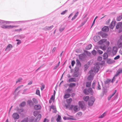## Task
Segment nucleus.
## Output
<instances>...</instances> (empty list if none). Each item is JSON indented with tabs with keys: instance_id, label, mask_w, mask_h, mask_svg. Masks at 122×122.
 Returning a JSON list of instances; mask_svg holds the SVG:
<instances>
[{
	"instance_id": "1",
	"label": "nucleus",
	"mask_w": 122,
	"mask_h": 122,
	"mask_svg": "<svg viewBox=\"0 0 122 122\" xmlns=\"http://www.w3.org/2000/svg\"><path fill=\"white\" fill-rule=\"evenodd\" d=\"M93 71L92 70L90 71L88 73V74H90L89 76L87 78V79L89 80H91L93 79L94 74L93 72Z\"/></svg>"
},
{
	"instance_id": "2",
	"label": "nucleus",
	"mask_w": 122,
	"mask_h": 122,
	"mask_svg": "<svg viewBox=\"0 0 122 122\" xmlns=\"http://www.w3.org/2000/svg\"><path fill=\"white\" fill-rule=\"evenodd\" d=\"M100 68L99 66L97 64V63L96 65L94 67L93 70L92 69L93 71V72L94 73L97 72L99 70Z\"/></svg>"
},
{
	"instance_id": "3",
	"label": "nucleus",
	"mask_w": 122,
	"mask_h": 122,
	"mask_svg": "<svg viewBox=\"0 0 122 122\" xmlns=\"http://www.w3.org/2000/svg\"><path fill=\"white\" fill-rule=\"evenodd\" d=\"M73 108L74 111L75 112H77L78 110V109L79 108L78 107V106L77 105L73 106L72 105L71 106V107L70 108V110H72Z\"/></svg>"
},
{
	"instance_id": "4",
	"label": "nucleus",
	"mask_w": 122,
	"mask_h": 122,
	"mask_svg": "<svg viewBox=\"0 0 122 122\" xmlns=\"http://www.w3.org/2000/svg\"><path fill=\"white\" fill-rule=\"evenodd\" d=\"M95 99L93 97H90V99L88 102V105L90 106H92L95 101Z\"/></svg>"
},
{
	"instance_id": "5",
	"label": "nucleus",
	"mask_w": 122,
	"mask_h": 122,
	"mask_svg": "<svg viewBox=\"0 0 122 122\" xmlns=\"http://www.w3.org/2000/svg\"><path fill=\"white\" fill-rule=\"evenodd\" d=\"M78 105L82 109L85 106L84 102L83 101H79L78 103Z\"/></svg>"
},
{
	"instance_id": "6",
	"label": "nucleus",
	"mask_w": 122,
	"mask_h": 122,
	"mask_svg": "<svg viewBox=\"0 0 122 122\" xmlns=\"http://www.w3.org/2000/svg\"><path fill=\"white\" fill-rule=\"evenodd\" d=\"M122 73V68H119L117 71L116 73L113 77V79L116 77H117L120 74Z\"/></svg>"
},
{
	"instance_id": "7",
	"label": "nucleus",
	"mask_w": 122,
	"mask_h": 122,
	"mask_svg": "<svg viewBox=\"0 0 122 122\" xmlns=\"http://www.w3.org/2000/svg\"><path fill=\"white\" fill-rule=\"evenodd\" d=\"M117 45L119 48H120L122 47V39L120 38L118 40L117 42Z\"/></svg>"
},
{
	"instance_id": "8",
	"label": "nucleus",
	"mask_w": 122,
	"mask_h": 122,
	"mask_svg": "<svg viewBox=\"0 0 122 122\" xmlns=\"http://www.w3.org/2000/svg\"><path fill=\"white\" fill-rule=\"evenodd\" d=\"M12 47L13 46L11 44H9L7 46L5 50V51H10L11 50Z\"/></svg>"
},
{
	"instance_id": "9",
	"label": "nucleus",
	"mask_w": 122,
	"mask_h": 122,
	"mask_svg": "<svg viewBox=\"0 0 122 122\" xmlns=\"http://www.w3.org/2000/svg\"><path fill=\"white\" fill-rule=\"evenodd\" d=\"M100 37L99 36H95L93 38L94 41L96 42H98L100 39Z\"/></svg>"
},
{
	"instance_id": "10",
	"label": "nucleus",
	"mask_w": 122,
	"mask_h": 122,
	"mask_svg": "<svg viewBox=\"0 0 122 122\" xmlns=\"http://www.w3.org/2000/svg\"><path fill=\"white\" fill-rule=\"evenodd\" d=\"M117 47L114 46L113 48L112 53L114 55H115L117 53Z\"/></svg>"
},
{
	"instance_id": "11",
	"label": "nucleus",
	"mask_w": 122,
	"mask_h": 122,
	"mask_svg": "<svg viewBox=\"0 0 122 122\" xmlns=\"http://www.w3.org/2000/svg\"><path fill=\"white\" fill-rule=\"evenodd\" d=\"M12 117L15 119H18L19 117V115L16 113H14L12 115Z\"/></svg>"
},
{
	"instance_id": "12",
	"label": "nucleus",
	"mask_w": 122,
	"mask_h": 122,
	"mask_svg": "<svg viewBox=\"0 0 122 122\" xmlns=\"http://www.w3.org/2000/svg\"><path fill=\"white\" fill-rule=\"evenodd\" d=\"M102 30L105 32H107L109 30V28L107 26H104L102 29Z\"/></svg>"
},
{
	"instance_id": "13",
	"label": "nucleus",
	"mask_w": 122,
	"mask_h": 122,
	"mask_svg": "<svg viewBox=\"0 0 122 122\" xmlns=\"http://www.w3.org/2000/svg\"><path fill=\"white\" fill-rule=\"evenodd\" d=\"M115 21H114L112 22L110 25V27L111 29H112L115 26Z\"/></svg>"
},
{
	"instance_id": "14",
	"label": "nucleus",
	"mask_w": 122,
	"mask_h": 122,
	"mask_svg": "<svg viewBox=\"0 0 122 122\" xmlns=\"http://www.w3.org/2000/svg\"><path fill=\"white\" fill-rule=\"evenodd\" d=\"M34 108L36 110H39L41 108V106L39 105H35L34 106Z\"/></svg>"
},
{
	"instance_id": "15",
	"label": "nucleus",
	"mask_w": 122,
	"mask_h": 122,
	"mask_svg": "<svg viewBox=\"0 0 122 122\" xmlns=\"http://www.w3.org/2000/svg\"><path fill=\"white\" fill-rule=\"evenodd\" d=\"M122 19V13L119 16L117 17L116 20L117 21H119Z\"/></svg>"
},
{
	"instance_id": "16",
	"label": "nucleus",
	"mask_w": 122,
	"mask_h": 122,
	"mask_svg": "<svg viewBox=\"0 0 122 122\" xmlns=\"http://www.w3.org/2000/svg\"><path fill=\"white\" fill-rule=\"evenodd\" d=\"M107 41V40L105 39H102L98 43L99 44H101Z\"/></svg>"
},
{
	"instance_id": "17",
	"label": "nucleus",
	"mask_w": 122,
	"mask_h": 122,
	"mask_svg": "<svg viewBox=\"0 0 122 122\" xmlns=\"http://www.w3.org/2000/svg\"><path fill=\"white\" fill-rule=\"evenodd\" d=\"M116 90H115V91L111 95L109 96L108 98V100H110L111 98L114 95L115 93H116Z\"/></svg>"
},
{
	"instance_id": "18",
	"label": "nucleus",
	"mask_w": 122,
	"mask_h": 122,
	"mask_svg": "<svg viewBox=\"0 0 122 122\" xmlns=\"http://www.w3.org/2000/svg\"><path fill=\"white\" fill-rule=\"evenodd\" d=\"M108 56L107 53L105 52L104 53L103 55V59L104 60L106 59L108 57Z\"/></svg>"
},
{
	"instance_id": "19",
	"label": "nucleus",
	"mask_w": 122,
	"mask_h": 122,
	"mask_svg": "<svg viewBox=\"0 0 122 122\" xmlns=\"http://www.w3.org/2000/svg\"><path fill=\"white\" fill-rule=\"evenodd\" d=\"M41 114H39L38 115L37 118L36 119V121L37 122L39 121L41 117Z\"/></svg>"
},
{
	"instance_id": "20",
	"label": "nucleus",
	"mask_w": 122,
	"mask_h": 122,
	"mask_svg": "<svg viewBox=\"0 0 122 122\" xmlns=\"http://www.w3.org/2000/svg\"><path fill=\"white\" fill-rule=\"evenodd\" d=\"M122 24V22H119L118 23L116 26V28L117 29H118L120 28Z\"/></svg>"
},
{
	"instance_id": "21",
	"label": "nucleus",
	"mask_w": 122,
	"mask_h": 122,
	"mask_svg": "<svg viewBox=\"0 0 122 122\" xmlns=\"http://www.w3.org/2000/svg\"><path fill=\"white\" fill-rule=\"evenodd\" d=\"M18 26L17 25H7V29H10L13 28L14 27H17Z\"/></svg>"
},
{
	"instance_id": "22",
	"label": "nucleus",
	"mask_w": 122,
	"mask_h": 122,
	"mask_svg": "<svg viewBox=\"0 0 122 122\" xmlns=\"http://www.w3.org/2000/svg\"><path fill=\"white\" fill-rule=\"evenodd\" d=\"M27 103L30 106H32L33 105V103L31 100L28 101L27 102Z\"/></svg>"
},
{
	"instance_id": "23",
	"label": "nucleus",
	"mask_w": 122,
	"mask_h": 122,
	"mask_svg": "<svg viewBox=\"0 0 122 122\" xmlns=\"http://www.w3.org/2000/svg\"><path fill=\"white\" fill-rule=\"evenodd\" d=\"M89 98V97L88 96H84L83 97L84 100L85 101H87Z\"/></svg>"
},
{
	"instance_id": "24",
	"label": "nucleus",
	"mask_w": 122,
	"mask_h": 122,
	"mask_svg": "<svg viewBox=\"0 0 122 122\" xmlns=\"http://www.w3.org/2000/svg\"><path fill=\"white\" fill-rule=\"evenodd\" d=\"M28 117H26L22 120L21 122H28Z\"/></svg>"
},
{
	"instance_id": "25",
	"label": "nucleus",
	"mask_w": 122,
	"mask_h": 122,
	"mask_svg": "<svg viewBox=\"0 0 122 122\" xmlns=\"http://www.w3.org/2000/svg\"><path fill=\"white\" fill-rule=\"evenodd\" d=\"M100 48L103 51H105L106 50V48L105 45L103 46H101L100 47Z\"/></svg>"
},
{
	"instance_id": "26",
	"label": "nucleus",
	"mask_w": 122,
	"mask_h": 122,
	"mask_svg": "<svg viewBox=\"0 0 122 122\" xmlns=\"http://www.w3.org/2000/svg\"><path fill=\"white\" fill-rule=\"evenodd\" d=\"M61 117L59 115L58 116L57 118L56 119V121L57 122H61Z\"/></svg>"
},
{
	"instance_id": "27",
	"label": "nucleus",
	"mask_w": 122,
	"mask_h": 122,
	"mask_svg": "<svg viewBox=\"0 0 122 122\" xmlns=\"http://www.w3.org/2000/svg\"><path fill=\"white\" fill-rule=\"evenodd\" d=\"M92 46L91 44H89L88 46H86V48L87 50H89L91 49L92 47Z\"/></svg>"
},
{
	"instance_id": "28",
	"label": "nucleus",
	"mask_w": 122,
	"mask_h": 122,
	"mask_svg": "<svg viewBox=\"0 0 122 122\" xmlns=\"http://www.w3.org/2000/svg\"><path fill=\"white\" fill-rule=\"evenodd\" d=\"M72 100V99L71 98H70L69 99H67L66 101L67 103L69 104H70Z\"/></svg>"
},
{
	"instance_id": "29",
	"label": "nucleus",
	"mask_w": 122,
	"mask_h": 122,
	"mask_svg": "<svg viewBox=\"0 0 122 122\" xmlns=\"http://www.w3.org/2000/svg\"><path fill=\"white\" fill-rule=\"evenodd\" d=\"M68 81L69 82L73 81L75 82L76 81V79L75 78H72L70 79Z\"/></svg>"
},
{
	"instance_id": "30",
	"label": "nucleus",
	"mask_w": 122,
	"mask_h": 122,
	"mask_svg": "<svg viewBox=\"0 0 122 122\" xmlns=\"http://www.w3.org/2000/svg\"><path fill=\"white\" fill-rule=\"evenodd\" d=\"M76 85V84L74 83H70L69 85V86L70 87H72L75 86Z\"/></svg>"
},
{
	"instance_id": "31",
	"label": "nucleus",
	"mask_w": 122,
	"mask_h": 122,
	"mask_svg": "<svg viewBox=\"0 0 122 122\" xmlns=\"http://www.w3.org/2000/svg\"><path fill=\"white\" fill-rule=\"evenodd\" d=\"M70 96V95L69 94H66L64 96V98H67L69 97Z\"/></svg>"
},
{
	"instance_id": "32",
	"label": "nucleus",
	"mask_w": 122,
	"mask_h": 122,
	"mask_svg": "<svg viewBox=\"0 0 122 122\" xmlns=\"http://www.w3.org/2000/svg\"><path fill=\"white\" fill-rule=\"evenodd\" d=\"M107 62L108 63L110 64L112 63L113 62L112 60L110 59H109L107 60Z\"/></svg>"
},
{
	"instance_id": "33",
	"label": "nucleus",
	"mask_w": 122,
	"mask_h": 122,
	"mask_svg": "<svg viewBox=\"0 0 122 122\" xmlns=\"http://www.w3.org/2000/svg\"><path fill=\"white\" fill-rule=\"evenodd\" d=\"M32 100L34 103L35 104H37L38 103V101L35 98H33Z\"/></svg>"
},
{
	"instance_id": "34",
	"label": "nucleus",
	"mask_w": 122,
	"mask_h": 122,
	"mask_svg": "<svg viewBox=\"0 0 122 122\" xmlns=\"http://www.w3.org/2000/svg\"><path fill=\"white\" fill-rule=\"evenodd\" d=\"M88 92V94L89 93H92L93 91H92V88H90L88 89L87 90Z\"/></svg>"
},
{
	"instance_id": "35",
	"label": "nucleus",
	"mask_w": 122,
	"mask_h": 122,
	"mask_svg": "<svg viewBox=\"0 0 122 122\" xmlns=\"http://www.w3.org/2000/svg\"><path fill=\"white\" fill-rule=\"evenodd\" d=\"M91 84V82H87L86 86L87 87H89L90 86Z\"/></svg>"
},
{
	"instance_id": "36",
	"label": "nucleus",
	"mask_w": 122,
	"mask_h": 122,
	"mask_svg": "<svg viewBox=\"0 0 122 122\" xmlns=\"http://www.w3.org/2000/svg\"><path fill=\"white\" fill-rule=\"evenodd\" d=\"M67 119L69 120H76V119L74 117L72 116H71L70 117H68Z\"/></svg>"
},
{
	"instance_id": "37",
	"label": "nucleus",
	"mask_w": 122,
	"mask_h": 122,
	"mask_svg": "<svg viewBox=\"0 0 122 122\" xmlns=\"http://www.w3.org/2000/svg\"><path fill=\"white\" fill-rule=\"evenodd\" d=\"M106 115V114L105 113H104L100 116L99 117V118H102L104 117Z\"/></svg>"
},
{
	"instance_id": "38",
	"label": "nucleus",
	"mask_w": 122,
	"mask_h": 122,
	"mask_svg": "<svg viewBox=\"0 0 122 122\" xmlns=\"http://www.w3.org/2000/svg\"><path fill=\"white\" fill-rule=\"evenodd\" d=\"M53 100V95H52L51 96V97L49 100V102L50 103H51L52 101Z\"/></svg>"
},
{
	"instance_id": "39",
	"label": "nucleus",
	"mask_w": 122,
	"mask_h": 122,
	"mask_svg": "<svg viewBox=\"0 0 122 122\" xmlns=\"http://www.w3.org/2000/svg\"><path fill=\"white\" fill-rule=\"evenodd\" d=\"M112 48L110 47H109L108 48L107 50V53H109L111 51Z\"/></svg>"
},
{
	"instance_id": "40",
	"label": "nucleus",
	"mask_w": 122,
	"mask_h": 122,
	"mask_svg": "<svg viewBox=\"0 0 122 122\" xmlns=\"http://www.w3.org/2000/svg\"><path fill=\"white\" fill-rule=\"evenodd\" d=\"M64 27L63 26H61L59 30L60 32H62L64 29Z\"/></svg>"
},
{
	"instance_id": "41",
	"label": "nucleus",
	"mask_w": 122,
	"mask_h": 122,
	"mask_svg": "<svg viewBox=\"0 0 122 122\" xmlns=\"http://www.w3.org/2000/svg\"><path fill=\"white\" fill-rule=\"evenodd\" d=\"M60 63V61L54 67V69H56Z\"/></svg>"
},
{
	"instance_id": "42",
	"label": "nucleus",
	"mask_w": 122,
	"mask_h": 122,
	"mask_svg": "<svg viewBox=\"0 0 122 122\" xmlns=\"http://www.w3.org/2000/svg\"><path fill=\"white\" fill-rule=\"evenodd\" d=\"M36 94L38 95H39L40 96V91L38 90L37 89L36 90Z\"/></svg>"
},
{
	"instance_id": "43",
	"label": "nucleus",
	"mask_w": 122,
	"mask_h": 122,
	"mask_svg": "<svg viewBox=\"0 0 122 122\" xmlns=\"http://www.w3.org/2000/svg\"><path fill=\"white\" fill-rule=\"evenodd\" d=\"M92 54L94 55H96L97 54V51L95 50H94L92 52Z\"/></svg>"
},
{
	"instance_id": "44",
	"label": "nucleus",
	"mask_w": 122,
	"mask_h": 122,
	"mask_svg": "<svg viewBox=\"0 0 122 122\" xmlns=\"http://www.w3.org/2000/svg\"><path fill=\"white\" fill-rule=\"evenodd\" d=\"M87 91V90H86V89H85L84 90L83 92L86 95H87L88 94V92Z\"/></svg>"
},
{
	"instance_id": "45",
	"label": "nucleus",
	"mask_w": 122,
	"mask_h": 122,
	"mask_svg": "<svg viewBox=\"0 0 122 122\" xmlns=\"http://www.w3.org/2000/svg\"><path fill=\"white\" fill-rule=\"evenodd\" d=\"M25 104V102H22L20 104V106L21 107H24Z\"/></svg>"
},
{
	"instance_id": "46",
	"label": "nucleus",
	"mask_w": 122,
	"mask_h": 122,
	"mask_svg": "<svg viewBox=\"0 0 122 122\" xmlns=\"http://www.w3.org/2000/svg\"><path fill=\"white\" fill-rule=\"evenodd\" d=\"M67 12V10H66L64 11H63L61 13V14L62 15H64L65 14V13Z\"/></svg>"
},
{
	"instance_id": "47",
	"label": "nucleus",
	"mask_w": 122,
	"mask_h": 122,
	"mask_svg": "<svg viewBox=\"0 0 122 122\" xmlns=\"http://www.w3.org/2000/svg\"><path fill=\"white\" fill-rule=\"evenodd\" d=\"M38 112L37 111H35L34 112V116H36L38 114Z\"/></svg>"
},
{
	"instance_id": "48",
	"label": "nucleus",
	"mask_w": 122,
	"mask_h": 122,
	"mask_svg": "<svg viewBox=\"0 0 122 122\" xmlns=\"http://www.w3.org/2000/svg\"><path fill=\"white\" fill-rule=\"evenodd\" d=\"M97 51L100 54H102L103 53V52L100 50H98Z\"/></svg>"
},
{
	"instance_id": "49",
	"label": "nucleus",
	"mask_w": 122,
	"mask_h": 122,
	"mask_svg": "<svg viewBox=\"0 0 122 122\" xmlns=\"http://www.w3.org/2000/svg\"><path fill=\"white\" fill-rule=\"evenodd\" d=\"M16 41H18L17 43V45H19L21 43V41L17 39Z\"/></svg>"
},
{
	"instance_id": "50",
	"label": "nucleus",
	"mask_w": 122,
	"mask_h": 122,
	"mask_svg": "<svg viewBox=\"0 0 122 122\" xmlns=\"http://www.w3.org/2000/svg\"><path fill=\"white\" fill-rule=\"evenodd\" d=\"M84 70H86L88 68V66L86 65H85L84 66Z\"/></svg>"
},
{
	"instance_id": "51",
	"label": "nucleus",
	"mask_w": 122,
	"mask_h": 122,
	"mask_svg": "<svg viewBox=\"0 0 122 122\" xmlns=\"http://www.w3.org/2000/svg\"><path fill=\"white\" fill-rule=\"evenodd\" d=\"M1 27L3 28L6 29L7 28V25H3L1 26Z\"/></svg>"
},
{
	"instance_id": "52",
	"label": "nucleus",
	"mask_w": 122,
	"mask_h": 122,
	"mask_svg": "<svg viewBox=\"0 0 122 122\" xmlns=\"http://www.w3.org/2000/svg\"><path fill=\"white\" fill-rule=\"evenodd\" d=\"M98 86L97 87V89L98 90H100L101 89V87L100 85L99 84V82L98 81Z\"/></svg>"
},
{
	"instance_id": "53",
	"label": "nucleus",
	"mask_w": 122,
	"mask_h": 122,
	"mask_svg": "<svg viewBox=\"0 0 122 122\" xmlns=\"http://www.w3.org/2000/svg\"><path fill=\"white\" fill-rule=\"evenodd\" d=\"M120 57V56L119 55H118L117 56H116V57H115L114 58V59L115 60L118 59Z\"/></svg>"
},
{
	"instance_id": "54",
	"label": "nucleus",
	"mask_w": 122,
	"mask_h": 122,
	"mask_svg": "<svg viewBox=\"0 0 122 122\" xmlns=\"http://www.w3.org/2000/svg\"><path fill=\"white\" fill-rule=\"evenodd\" d=\"M52 26H51L50 27H46V29L47 30H49L52 28Z\"/></svg>"
},
{
	"instance_id": "55",
	"label": "nucleus",
	"mask_w": 122,
	"mask_h": 122,
	"mask_svg": "<svg viewBox=\"0 0 122 122\" xmlns=\"http://www.w3.org/2000/svg\"><path fill=\"white\" fill-rule=\"evenodd\" d=\"M75 64V62L74 61H72L71 63V66H74V64Z\"/></svg>"
},
{
	"instance_id": "56",
	"label": "nucleus",
	"mask_w": 122,
	"mask_h": 122,
	"mask_svg": "<svg viewBox=\"0 0 122 122\" xmlns=\"http://www.w3.org/2000/svg\"><path fill=\"white\" fill-rule=\"evenodd\" d=\"M95 82H93V83L92 84V88H94V89L95 88Z\"/></svg>"
},
{
	"instance_id": "57",
	"label": "nucleus",
	"mask_w": 122,
	"mask_h": 122,
	"mask_svg": "<svg viewBox=\"0 0 122 122\" xmlns=\"http://www.w3.org/2000/svg\"><path fill=\"white\" fill-rule=\"evenodd\" d=\"M107 36V34L106 33H103L102 35V36L103 37H105Z\"/></svg>"
},
{
	"instance_id": "58",
	"label": "nucleus",
	"mask_w": 122,
	"mask_h": 122,
	"mask_svg": "<svg viewBox=\"0 0 122 122\" xmlns=\"http://www.w3.org/2000/svg\"><path fill=\"white\" fill-rule=\"evenodd\" d=\"M98 60L99 61H101L102 60V57H101L99 56L98 58Z\"/></svg>"
},
{
	"instance_id": "59",
	"label": "nucleus",
	"mask_w": 122,
	"mask_h": 122,
	"mask_svg": "<svg viewBox=\"0 0 122 122\" xmlns=\"http://www.w3.org/2000/svg\"><path fill=\"white\" fill-rule=\"evenodd\" d=\"M110 19H109L107 20L106 22V23L107 24H109L110 21Z\"/></svg>"
},
{
	"instance_id": "60",
	"label": "nucleus",
	"mask_w": 122,
	"mask_h": 122,
	"mask_svg": "<svg viewBox=\"0 0 122 122\" xmlns=\"http://www.w3.org/2000/svg\"><path fill=\"white\" fill-rule=\"evenodd\" d=\"M83 56V55L82 54L80 55L79 56V57L80 59H81L82 58V57Z\"/></svg>"
},
{
	"instance_id": "61",
	"label": "nucleus",
	"mask_w": 122,
	"mask_h": 122,
	"mask_svg": "<svg viewBox=\"0 0 122 122\" xmlns=\"http://www.w3.org/2000/svg\"><path fill=\"white\" fill-rule=\"evenodd\" d=\"M23 86V85L21 86L17 87L15 89V92H16L18 89L19 88H20L21 86Z\"/></svg>"
},
{
	"instance_id": "62",
	"label": "nucleus",
	"mask_w": 122,
	"mask_h": 122,
	"mask_svg": "<svg viewBox=\"0 0 122 122\" xmlns=\"http://www.w3.org/2000/svg\"><path fill=\"white\" fill-rule=\"evenodd\" d=\"M119 52L120 54L122 55V46L121 47L120 50L119 51Z\"/></svg>"
},
{
	"instance_id": "63",
	"label": "nucleus",
	"mask_w": 122,
	"mask_h": 122,
	"mask_svg": "<svg viewBox=\"0 0 122 122\" xmlns=\"http://www.w3.org/2000/svg\"><path fill=\"white\" fill-rule=\"evenodd\" d=\"M48 122L49 120L46 118H45L44 119L43 122Z\"/></svg>"
},
{
	"instance_id": "64",
	"label": "nucleus",
	"mask_w": 122,
	"mask_h": 122,
	"mask_svg": "<svg viewBox=\"0 0 122 122\" xmlns=\"http://www.w3.org/2000/svg\"><path fill=\"white\" fill-rule=\"evenodd\" d=\"M107 46H109L110 44V42L108 41H106V42H105Z\"/></svg>"
}]
</instances>
